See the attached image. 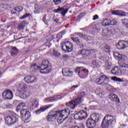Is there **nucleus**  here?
<instances>
[{
	"instance_id": "4c0bfd02",
	"label": "nucleus",
	"mask_w": 128,
	"mask_h": 128,
	"mask_svg": "<svg viewBox=\"0 0 128 128\" xmlns=\"http://www.w3.org/2000/svg\"><path fill=\"white\" fill-rule=\"evenodd\" d=\"M66 34L65 31H62L60 32L59 34H58L56 36L57 38H62V36Z\"/></svg>"
},
{
	"instance_id": "e433bc0d",
	"label": "nucleus",
	"mask_w": 128,
	"mask_h": 128,
	"mask_svg": "<svg viewBox=\"0 0 128 128\" xmlns=\"http://www.w3.org/2000/svg\"><path fill=\"white\" fill-rule=\"evenodd\" d=\"M74 116V120H82V118H80V112L75 114Z\"/></svg>"
},
{
	"instance_id": "4d7b16f0",
	"label": "nucleus",
	"mask_w": 128,
	"mask_h": 128,
	"mask_svg": "<svg viewBox=\"0 0 128 128\" xmlns=\"http://www.w3.org/2000/svg\"><path fill=\"white\" fill-rule=\"evenodd\" d=\"M12 14H16V16H18V14H16V12L14 11V10H12Z\"/></svg>"
},
{
	"instance_id": "09e8293b",
	"label": "nucleus",
	"mask_w": 128,
	"mask_h": 128,
	"mask_svg": "<svg viewBox=\"0 0 128 128\" xmlns=\"http://www.w3.org/2000/svg\"><path fill=\"white\" fill-rule=\"evenodd\" d=\"M120 10H114L112 12V14H115L116 16H119Z\"/></svg>"
},
{
	"instance_id": "473e14b6",
	"label": "nucleus",
	"mask_w": 128,
	"mask_h": 128,
	"mask_svg": "<svg viewBox=\"0 0 128 128\" xmlns=\"http://www.w3.org/2000/svg\"><path fill=\"white\" fill-rule=\"evenodd\" d=\"M22 10H23L22 6H19L16 7L14 9V10H15V12H22Z\"/></svg>"
},
{
	"instance_id": "e2e57ef3",
	"label": "nucleus",
	"mask_w": 128,
	"mask_h": 128,
	"mask_svg": "<svg viewBox=\"0 0 128 128\" xmlns=\"http://www.w3.org/2000/svg\"><path fill=\"white\" fill-rule=\"evenodd\" d=\"M122 126H126L124 125V124H122Z\"/></svg>"
},
{
	"instance_id": "37998d69",
	"label": "nucleus",
	"mask_w": 128,
	"mask_h": 128,
	"mask_svg": "<svg viewBox=\"0 0 128 128\" xmlns=\"http://www.w3.org/2000/svg\"><path fill=\"white\" fill-rule=\"evenodd\" d=\"M78 36H80V38H85L88 36L86 35L85 34H84L82 33H79L78 34Z\"/></svg>"
},
{
	"instance_id": "20e7f679",
	"label": "nucleus",
	"mask_w": 128,
	"mask_h": 128,
	"mask_svg": "<svg viewBox=\"0 0 128 128\" xmlns=\"http://www.w3.org/2000/svg\"><path fill=\"white\" fill-rule=\"evenodd\" d=\"M40 74H50L52 70V66H50V62L48 60H44L42 64L40 67Z\"/></svg>"
},
{
	"instance_id": "423d86ee",
	"label": "nucleus",
	"mask_w": 128,
	"mask_h": 128,
	"mask_svg": "<svg viewBox=\"0 0 128 128\" xmlns=\"http://www.w3.org/2000/svg\"><path fill=\"white\" fill-rule=\"evenodd\" d=\"M18 121V118L16 117L14 115H10L8 116L6 118V124L8 126H11V124H16V122Z\"/></svg>"
},
{
	"instance_id": "a878e982",
	"label": "nucleus",
	"mask_w": 128,
	"mask_h": 128,
	"mask_svg": "<svg viewBox=\"0 0 128 128\" xmlns=\"http://www.w3.org/2000/svg\"><path fill=\"white\" fill-rule=\"evenodd\" d=\"M28 24V23L26 21H22V23L19 25L20 30H24V26Z\"/></svg>"
},
{
	"instance_id": "bb28decb",
	"label": "nucleus",
	"mask_w": 128,
	"mask_h": 128,
	"mask_svg": "<svg viewBox=\"0 0 128 128\" xmlns=\"http://www.w3.org/2000/svg\"><path fill=\"white\" fill-rule=\"evenodd\" d=\"M50 106L49 107L46 106V108L41 107L39 110H38L37 111H36V114H40V112H44L46 110H48V108H50Z\"/></svg>"
},
{
	"instance_id": "4be33fe9",
	"label": "nucleus",
	"mask_w": 128,
	"mask_h": 128,
	"mask_svg": "<svg viewBox=\"0 0 128 128\" xmlns=\"http://www.w3.org/2000/svg\"><path fill=\"white\" fill-rule=\"evenodd\" d=\"M18 53V50L16 47H14L12 48L11 52L12 56H14L16 54Z\"/></svg>"
},
{
	"instance_id": "5fc2aeb1",
	"label": "nucleus",
	"mask_w": 128,
	"mask_h": 128,
	"mask_svg": "<svg viewBox=\"0 0 128 128\" xmlns=\"http://www.w3.org/2000/svg\"><path fill=\"white\" fill-rule=\"evenodd\" d=\"M98 16L96 14L94 16L93 20H98Z\"/></svg>"
},
{
	"instance_id": "79ce46f5",
	"label": "nucleus",
	"mask_w": 128,
	"mask_h": 128,
	"mask_svg": "<svg viewBox=\"0 0 128 128\" xmlns=\"http://www.w3.org/2000/svg\"><path fill=\"white\" fill-rule=\"evenodd\" d=\"M53 2L56 6H58L62 2V0H53Z\"/></svg>"
},
{
	"instance_id": "412c9836",
	"label": "nucleus",
	"mask_w": 128,
	"mask_h": 128,
	"mask_svg": "<svg viewBox=\"0 0 128 128\" xmlns=\"http://www.w3.org/2000/svg\"><path fill=\"white\" fill-rule=\"evenodd\" d=\"M119 66L122 68H124V70L128 68V64L124 62H119Z\"/></svg>"
},
{
	"instance_id": "c756f323",
	"label": "nucleus",
	"mask_w": 128,
	"mask_h": 128,
	"mask_svg": "<svg viewBox=\"0 0 128 128\" xmlns=\"http://www.w3.org/2000/svg\"><path fill=\"white\" fill-rule=\"evenodd\" d=\"M122 22L124 26L128 28V19H122Z\"/></svg>"
},
{
	"instance_id": "58836bf2",
	"label": "nucleus",
	"mask_w": 128,
	"mask_h": 128,
	"mask_svg": "<svg viewBox=\"0 0 128 128\" xmlns=\"http://www.w3.org/2000/svg\"><path fill=\"white\" fill-rule=\"evenodd\" d=\"M128 14L124 11L119 10V15L121 16H126Z\"/></svg>"
},
{
	"instance_id": "864d4df0",
	"label": "nucleus",
	"mask_w": 128,
	"mask_h": 128,
	"mask_svg": "<svg viewBox=\"0 0 128 128\" xmlns=\"http://www.w3.org/2000/svg\"><path fill=\"white\" fill-rule=\"evenodd\" d=\"M112 80H118V82H122V79L118 78V80L116 79V77L114 76L112 78Z\"/></svg>"
},
{
	"instance_id": "bf43d9fd",
	"label": "nucleus",
	"mask_w": 128,
	"mask_h": 128,
	"mask_svg": "<svg viewBox=\"0 0 128 128\" xmlns=\"http://www.w3.org/2000/svg\"><path fill=\"white\" fill-rule=\"evenodd\" d=\"M54 22H56L57 24L58 22V19L54 20Z\"/></svg>"
},
{
	"instance_id": "8fccbe9b",
	"label": "nucleus",
	"mask_w": 128,
	"mask_h": 128,
	"mask_svg": "<svg viewBox=\"0 0 128 128\" xmlns=\"http://www.w3.org/2000/svg\"><path fill=\"white\" fill-rule=\"evenodd\" d=\"M99 62H106V58L102 56L100 58Z\"/></svg>"
},
{
	"instance_id": "052dcab7",
	"label": "nucleus",
	"mask_w": 128,
	"mask_h": 128,
	"mask_svg": "<svg viewBox=\"0 0 128 128\" xmlns=\"http://www.w3.org/2000/svg\"><path fill=\"white\" fill-rule=\"evenodd\" d=\"M49 100H54V98H48Z\"/></svg>"
},
{
	"instance_id": "aec40b11",
	"label": "nucleus",
	"mask_w": 128,
	"mask_h": 128,
	"mask_svg": "<svg viewBox=\"0 0 128 128\" xmlns=\"http://www.w3.org/2000/svg\"><path fill=\"white\" fill-rule=\"evenodd\" d=\"M38 100H33L32 102L31 108L34 110L36 108H38Z\"/></svg>"
},
{
	"instance_id": "6ab92c4d",
	"label": "nucleus",
	"mask_w": 128,
	"mask_h": 128,
	"mask_svg": "<svg viewBox=\"0 0 128 128\" xmlns=\"http://www.w3.org/2000/svg\"><path fill=\"white\" fill-rule=\"evenodd\" d=\"M80 114V117L81 118V120H84V118H86L88 117V112L85 110H82L79 112Z\"/></svg>"
},
{
	"instance_id": "b1692460",
	"label": "nucleus",
	"mask_w": 128,
	"mask_h": 128,
	"mask_svg": "<svg viewBox=\"0 0 128 128\" xmlns=\"http://www.w3.org/2000/svg\"><path fill=\"white\" fill-rule=\"evenodd\" d=\"M102 24L104 26H110V20L106 19L102 21Z\"/></svg>"
},
{
	"instance_id": "9d476101",
	"label": "nucleus",
	"mask_w": 128,
	"mask_h": 128,
	"mask_svg": "<svg viewBox=\"0 0 128 128\" xmlns=\"http://www.w3.org/2000/svg\"><path fill=\"white\" fill-rule=\"evenodd\" d=\"M80 54L83 56L84 58L86 60V58H88L89 56H90V50H86V49L82 50L78 52L76 56H80Z\"/></svg>"
},
{
	"instance_id": "39448f33",
	"label": "nucleus",
	"mask_w": 128,
	"mask_h": 128,
	"mask_svg": "<svg viewBox=\"0 0 128 128\" xmlns=\"http://www.w3.org/2000/svg\"><path fill=\"white\" fill-rule=\"evenodd\" d=\"M18 90L22 98H26L28 97L27 88L24 84L21 83L19 84Z\"/></svg>"
},
{
	"instance_id": "c85d7f7f",
	"label": "nucleus",
	"mask_w": 128,
	"mask_h": 128,
	"mask_svg": "<svg viewBox=\"0 0 128 128\" xmlns=\"http://www.w3.org/2000/svg\"><path fill=\"white\" fill-rule=\"evenodd\" d=\"M40 7L38 5H35L34 13V14H40Z\"/></svg>"
},
{
	"instance_id": "f3484780",
	"label": "nucleus",
	"mask_w": 128,
	"mask_h": 128,
	"mask_svg": "<svg viewBox=\"0 0 128 128\" xmlns=\"http://www.w3.org/2000/svg\"><path fill=\"white\" fill-rule=\"evenodd\" d=\"M112 74H114V76H120L121 74L120 69L118 67H114L112 70Z\"/></svg>"
},
{
	"instance_id": "cd10ccee",
	"label": "nucleus",
	"mask_w": 128,
	"mask_h": 128,
	"mask_svg": "<svg viewBox=\"0 0 128 128\" xmlns=\"http://www.w3.org/2000/svg\"><path fill=\"white\" fill-rule=\"evenodd\" d=\"M30 68L31 70H32L33 72H36V70L40 68V66H38L36 64H33L31 66Z\"/></svg>"
},
{
	"instance_id": "7ed1b4c3",
	"label": "nucleus",
	"mask_w": 128,
	"mask_h": 128,
	"mask_svg": "<svg viewBox=\"0 0 128 128\" xmlns=\"http://www.w3.org/2000/svg\"><path fill=\"white\" fill-rule=\"evenodd\" d=\"M116 120L114 118V116L106 115L104 116L102 122V128H108L110 126H114Z\"/></svg>"
},
{
	"instance_id": "1a4fd4ad",
	"label": "nucleus",
	"mask_w": 128,
	"mask_h": 128,
	"mask_svg": "<svg viewBox=\"0 0 128 128\" xmlns=\"http://www.w3.org/2000/svg\"><path fill=\"white\" fill-rule=\"evenodd\" d=\"M60 114L57 111H50L48 116L47 120H49L50 122H52V120H54L56 119V118Z\"/></svg>"
},
{
	"instance_id": "338daca9",
	"label": "nucleus",
	"mask_w": 128,
	"mask_h": 128,
	"mask_svg": "<svg viewBox=\"0 0 128 128\" xmlns=\"http://www.w3.org/2000/svg\"><path fill=\"white\" fill-rule=\"evenodd\" d=\"M0 114H1V113H0Z\"/></svg>"
},
{
	"instance_id": "f03ea898",
	"label": "nucleus",
	"mask_w": 128,
	"mask_h": 128,
	"mask_svg": "<svg viewBox=\"0 0 128 128\" xmlns=\"http://www.w3.org/2000/svg\"><path fill=\"white\" fill-rule=\"evenodd\" d=\"M84 100L82 99V93H80V95L75 100H72L69 102L66 103V106H68L69 110H74L75 108L80 104Z\"/></svg>"
},
{
	"instance_id": "0e129e2a",
	"label": "nucleus",
	"mask_w": 128,
	"mask_h": 128,
	"mask_svg": "<svg viewBox=\"0 0 128 128\" xmlns=\"http://www.w3.org/2000/svg\"><path fill=\"white\" fill-rule=\"evenodd\" d=\"M26 32H28V30L26 29Z\"/></svg>"
},
{
	"instance_id": "c03bdc74",
	"label": "nucleus",
	"mask_w": 128,
	"mask_h": 128,
	"mask_svg": "<svg viewBox=\"0 0 128 128\" xmlns=\"http://www.w3.org/2000/svg\"><path fill=\"white\" fill-rule=\"evenodd\" d=\"M112 68V64H107L106 66V70H108Z\"/></svg>"
},
{
	"instance_id": "49530a36",
	"label": "nucleus",
	"mask_w": 128,
	"mask_h": 128,
	"mask_svg": "<svg viewBox=\"0 0 128 128\" xmlns=\"http://www.w3.org/2000/svg\"><path fill=\"white\" fill-rule=\"evenodd\" d=\"M116 20L110 21V26H116Z\"/></svg>"
},
{
	"instance_id": "2f4dec72",
	"label": "nucleus",
	"mask_w": 128,
	"mask_h": 128,
	"mask_svg": "<svg viewBox=\"0 0 128 128\" xmlns=\"http://www.w3.org/2000/svg\"><path fill=\"white\" fill-rule=\"evenodd\" d=\"M75 72L78 74V76H80V72H82V67H78L75 69Z\"/></svg>"
},
{
	"instance_id": "a211bd4d",
	"label": "nucleus",
	"mask_w": 128,
	"mask_h": 128,
	"mask_svg": "<svg viewBox=\"0 0 128 128\" xmlns=\"http://www.w3.org/2000/svg\"><path fill=\"white\" fill-rule=\"evenodd\" d=\"M114 57L116 58H120L119 60H124V58H126V56L124 55H122L118 52H114Z\"/></svg>"
},
{
	"instance_id": "f8f14e48",
	"label": "nucleus",
	"mask_w": 128,
	"mask_h": 128,
	"mask_svg": "<svg viewBox=\"0 0 128 128\" xmlns=\"http://www.w3.org/2000/svg\"><path fill=\"white\" fill-rule=\"evenodd\" d=\"M24 80L27 84H34V82H36V77L34 76H26Z\"/></svg>"
},
{
	"instance_id": "13d9d810",
	"label": "nucleus",
	"mask_w": 128,
	"mask_h": 128,
	"mask_svg": "<svg viewBox=\"0 0 128 128\" xmlns=\"http://www.w3.org/2000/svg\"><path fill=\"white\" fill-rule=\"evenodd\" d=\"M84 16H86V13H81L80 14V17Z\"/></svg>"
},
{
	"instance_id": "2eb2a0df",
	"label": "nucleus",
	"mask_w": 128,
	"mask_h": 128,
	"mask_svg": "<svg viewBox=\"0 0 128 128\" xmlns=\"http://www.w3.org/2000/svg\"><path fill=\"white\" fill-rule=\"evenodd\" d=\"M20 114L22 116H24L26 120H28L30 118V112L26 109H23L20 111Z\"/></svg>"
},
{
	"instance_id": "0eeeda50",
	"label": "nucleus",
	"mask_w": 128,
	"mask_h": 128,
	"mask_svg": "<svg viewBox=\"0 0 128 128\" xmlns=\"http://www.w3.org/2000/svg\"><path fill=\"white\" fill-rule=\"evenodd\" d=\"M110 82V78L105 75H102L96 80L97 84H108Z\"/></svg>"
},
{
	"instance_id": "ea45409f",
	"label": "nucleus",
	"mask_w": 128,
	"mask_h": 128,
	"mask_svg": "<svg viewBox=\"0 0 128 128\" xmlns=\"http://www.w3.org/2000/svg\"><path fill=\"white\" fill-rule=\"evenodd\" d=\"M54 35H50V36H48L46 40L49 42H50V40H54Z\"/></svg>"
},
{
	"instance_id": "a18cd8bd",
	"label": "nucleus",
	"mask_w": 128,
	"mask_h": 128,
	"mask_svg": "<svg viewBox=\"0 0 128 128\" xmlns=\"http://www.w3.org/2000/svg\"><path fill=\"white\" fill-rule=\"evenodd\" d=\"M68 11V9H66L64 11H62V12H61V14L64 16H66V14Z\"/></svg>"
},
{
	"instance_id": "4468645a",
	"label": "nucleus",
	"mask_w": 128,
	"mask_h": 128,
	"mask_svg": "<svg viewBox=\"0 0 128 128\" xmlns=\"http://www.w3.org/2000/svg\"><path fill=\"white\" fill-rule=\"evenodd\" d=\"M2 96H4L6 98H8V100H12V96H14L12 92L10 90H6L3 92Z\"/></svg>"
},
{
	"instance_id": "603ef678",
	"label": "nucleus",
	"mask_w": 128,
	"mask_h": 128,
	"mask_svg": "<svg viewBox=\"0 0 128 128\" xmlns=\"http://www.w3.org/2000/svg\"><path fill=\"white\" fill-rule=\"evenodd\" d=\"M62 8H58V9L54 10V12L58 14V12H62Z\"/></svg>"
},
{
	"instance_id": "dca6fc26",
	"label": "nucleus",
	"mask_w": 128,
	"mask_h": 128,
	"mask_svg": "<svg viewBox=\"0 0 128 128\" xmlns=\"http://www.w3.org/2000/svg\"><path fill=\"white\" fill-rule=\"evenodd\" d=\"M60 114L58 115V116H65V118H68L70 114V110H64L60 111H57Z\"/></svg>"
},
{
	"instance_id": "7c9ffc66",
	"label": "nucleus",
	"mask_w": 128,
	"mask_h": 128,
	"mask_svg": "<svg viewBox=\"0 0 128 128\" xmlns=\"http://www.w3.org/2000/svg\"><path fill=\"white\" fill-rule=\"evenodd\" d=\"M72 40L74 41V42H76V44H80L82 42L80 41V40L78 38V37L74 38H71Z\"/></svg>"
},
{
	"instance_id": "6e6552de",
	"label": "nucleus",
	"mask_w": 128,
	"mask_h": 128,
	"mask_svg": "<svg viewBox=\"0 0 128 128\" xmlns=\"http://www.w3.org/2000/svg\"><path fill=\"white\" fill-rule=\"evenodd\" d=\"M62 50L64 52H72V44L70 42L63 43L62 44Z\"/></svg>"
},
{
	"instance_id": "680f3d73",
	"label": "nucleus",
	"mask_w": 128,
	"mask_h": 128,
	"mask_svg": "<svg viewBox=\"0 0 128 128\" xmlns=\"http://www.w3.org/2000/svg\"><path fill=\"white\" fill-rule=\"evenodd\" d=\"M82 128H84V124H82Z\"/></svg>"
},
{
	"instance_id": "f257e3e1",
	"label": "nucleus",
	"mask_w": 128,
	"mask_h": 128,
	"mask_svg": "<svg viewBox=\"0 0 128 128\" xmlns=\"http://www.w3.org/2000/svg\"><path fill=\"white\" fill-rule=\"evenodd\" d=\"M100 116L96 113L92 114L90 116V118H89L87 122L86 126L88 128H94L96 126V122H98Z\"/></svg>"
},
{
	"instance_id": "6e6d98bb",
	"label": "nucleus",
	"mask_w": 128,
	"mask_h": 128,
	"mask_svg": "<svg viewBox=\"0 0 128 128\" xmlns=\"http://www.w3.org/2000/svg\"><path fill=\"white\" fill-rule=\"evenodd\" d=\"M78 88V85L76 86H73L70 88V89L72 90V88Z\"/></svg>"
},
{
	"instance_id": "69168bd1",
	"label": "nucleus",
	"mask_w": 128,
	"mask_h": 128,
	"mask_svg": "<svg viewBox=\"0 0 128 128\" xmlns=\"http://www.w3.org/2000/svg\"><path fill=\"white\" fill-rule=\"evenodd\" d=\"M9 108L11 109V108Z\"/></svg>"
},
{
	"instance_id": "ddd939ff",
	"label": "nucleus",
	"mask_w": 128,
	"mask_h": 128,
	"mask_svg": "<svg viewBox=\"0 0 128 128\" xmlns=\"http://www.w3.org/2000/svg\"><path fill=\"white\" fill-rule=\"evenodd\" d=\"M62 72L63 75L65 76H68L69 78H70L74 76V72L68 68H63L62 70Z\"/></svg>"
},
{
	"instance_id": "de8ad7c7",
	"label": "nucleus",
	"mask_w": 128,
	"mask_h": 128,
	"mask_svg": "<svg viewBox=\"0 0 128 128\" xmlns=\"http://www.w3.org/2000/svg\"><path fill=\"white\" fill-rule=\"evenodd\" d=\"M84 72V74H88L89 72L86 68H84L82 67V72Z\"/></svg>"
},
{
	"instance_id": "c9c22d12",
	"label": "nucleus",
	"mask_w": 128,
	"mask_h": 128,
	"mask_svg": "<svg viewBox=\"0 0 128 128\" xmlns=\"http://www.w3.org/2000/svg\"><path fill=\"white\" fill-rule=\"evenodd\" d=\"M30 14H25L23 16L20 18V20H26V18L30 16Z\"/></svg>"
},
{
	"instance_id": "9b49d317",
	"label": "nucleus",
	"mask_w": 128,
	"mask_h": 128,
	"mask_svg": "<svg viewBox=\"0 0 128 128\" xmlns=\"http://www.w3.org/2000/svg\"><path fill=\"white\" fill-rule=\"evenodd\" d=\"M117 48L118 50H124V48H128V41L124 40H119Z\"/></svg>"
},
{
	"instance_id": "a19ab883",
	"label": "nucleus",
	"mask_w": 128,
	"mask_h": 128,
	"mask_svg": "<svg viewBox=\"0 0 128 128\" xmlns=\"http://www.w3.org/2000/svg\"><path fill=\"white\" fill-rule=\"evenodd\" d=\"M59 116L58 118L57 119V121L58 122V124H62V122H64V120H62V118L63 116Z\"/></svg>"
},
{
	"instance_id": "f704fd0d",
	"label": "nucleus",
	"mask_w": 128,
	"mask_h": 128,
	"mask_svg": "<svg viewBox=\"0 0 128 128\" xmlns=\"http://www.w3.org/2000/svg\"><path fill=\"white\" fill-rule=\"evenodd\" d=\"M53 54L55 56V58H58L60 56V52H57L56 50L53 49Z\"/></svg>"
},
{
	"instance_id": "3c124183",
	"label": "nucleus",
	"mask_w": 128,
	"mask_h": 128,
	"mask_svg": "<svg viewBox=\"0 0 128 128\" xmlns=\"http://www.w3.org/2000/svg\"><path fill=\"white\" fill-rule=\"evenodd\" d=\"M104 50L106 52H110V46L106 45V46L104 48Z\"/></svg>"
},
{
	"instance_id": "393cba45",
	"label": "nucleus",
	"mask_w": 128,
	"mask_h": 128,
	"mask_svg": "<svg viewBox=\"0 0 128 128\" xmlns=\"http://www.w3.org/2000/svg\"><path fill=\"white\" fill-rule=\"evenodd\" d=\"M109 98L111 100H114V102H118V96L114 94H110L109 95Z\"/></svg>"
},
{
	"instance_id": "5701e85b",
	"label": "nucleus",
	"mask_w": 128,
	"mask_h": 128,
	"mask_svg": "<svg viewBox=\"0 0 128 128\" xmlns=\"http://www.w3.org/2000/svg\"><path fill=\"white\" fill-rule=\"evenodd\" d=\"M26 106V104L24 102H20V104L17 106L16 108V110L17 112H18L20 110H22V108H24Z\"/></svg>"
},
{
	"instance_id": "72a5a7b5",
	"label": "nucleus",
	"mask_w": 128,
	"mask_h": 128,
	"mask_svg": "<svg viewBox=\"0 0 128 128\" xmlns=\"http://www.w3.org/2000/svg\"><path fill=\"white\" fill-rule=\"evenodd\" d=\"M92 64L96 67L99 66L98 62L96 61V58H94L92 60Z\"/></svg>"
}]
</instances>
